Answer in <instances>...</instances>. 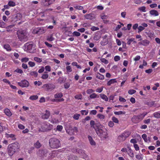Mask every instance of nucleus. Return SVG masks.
Returning a JSON list of instances; mask_svg holds the SVG:
<instances>
[{"mask_svg": "<svg viewBox=\"0 0 160 160\" xmlns=\"http://www.w3.org/2000/svg\"><path fill=\"white\" fill-rule=\"evenodd\" d=\"M17 34L18 39L21 42H25L28 40V34L26 29H21L17 31Z\"/></svg>", "mask_w": 160, "mask_h": 160, "instance_id": "obj_1", "label": "nucleus"}, {"mask_svg": "<svg viewBox=\"0 0 160 160\" xmlns=\"http://www.w3.org/2000/svg\"><path fill=\"white\" fill-rule=\"evenodd\" d=\"M49 145L52 149H57L61 147V145L60 140L55 138H52L49 139Z\"/></svg>", "mask_w": 160, "mask_h": 160, "instance_id": "obj_2", "label": "nucleus"}, {"mask_svg": "<svg viewBox=\"0 0 160 160\" xmlns=\"http://www.w3.org/2000/svg\"><path fill=\"white\" fill-rule=\"evenodd\" d=\"M18 143L15 142L8 145V153L9 156H12L16 151L19 148Z\"/></svg>", "mask_w": 160, "mask_h": 160, "instance_id": "obj_3", "label": "nucleus"}, {"mask_svg": "<svg viewBox=\"0 0 160 160\" xmlns=\"http://www.w3.org/2000/svg\"><path fill=\"white\" fill-rule=\"evenodd\" d=\"M101 125H97L95 129V132L97 135L100 138H106L108 133L106 130H103L101 128Z\"/></svg>", "mask_w": 160, "mask_h": 160, "instance_id": "obj_4", "label": "nucleus"}, {"mask_svg": "<svg viewBox=\"0 0 160 160\" xmlns=\"http://www.w3.org/2000/svg\"><path fill=\"white\" fill-rule=\"evenodd\" d=\"M147 113V112H144L139 115H135L132 118L131 120L134 123H138L142 120Z\"/></svg>", "mask_w": 160, "mask_h": 160, "instance_id": "obj_5", "label": "nucleus"}, {"mask_svg": "<svg viewBox=\"0 0 160 160\" xmlns=\"http://www.w3.org/2000/svg\"><path fill=\"white\" fill-rule=\"evenodd\" d=\"M130 134L129 132H124L118 137L117 141L119 142L124 141Z\"/></svg>", "mask_w": 160, "mask_h": 160, "instance_id": "obj_6", "label": "nucleus"}, {"mask_svg": "<svg viewBox=\"0 0 160 160\" xmlns=\"http://www.w3.org/2000/svg\"><path fill=\"white\" fill-rule=\"evenodd\" d=\"M53 127V125L51 124L44 123L42 124L41 128L40 130L42 132L47 131L52 129Z\"/></svg>", "mask_w": 160, "mask_h": 160, "instance_id": "obj_7", "label": "nucleus"}, {"mask_svg": "<svg viewBox=\"0 0 160 160\" xmlns=\"http://www.w3.org/2000/svg\"><path fill=\"white\" fill-rule=\"evenodd\" d=\"M76 152L80 155V158L86 160L89 159L88 155L85 153V151L83 150L77 149H76Z\"/></svg>", "mask_w": 160, "mask_h": 160, "instance_id": "obj_8", "label": "nucleus"}, {"mask_svg": "<svg viewBox=\"0 0 160 160\" xmlns=\"http://www.w3.org/2000/svg\"><path fill=\"white\" fill-rule=\"evenodd\" d=\"M18 84L22 88H27L29 85V83L25 79L22 80L20 82H18Z\"/></svg>", "mask_w": 160, "mask_h": 160, "instance_id": "obj_9", "label": "nucleus"}, {"mask_svg": "<svg viewBox=\"0 0 160 160\" xmlns=\"http://www.w3.org/2000/svg\"><path fill=\"white\" fill-rule=\"evenodd\" d=\"M55 88V85L52 84H44L42 86V88L48 91L49 90H53Z\"/></svg>", "mask_w": 160, "mask_h": 160, "instance_id": "obj_10", "label": "nucleus"}, {"mask_svg": "<svg viewBox=\"0 0 160 160\" xmlns=\"http://www.w3.org/2000/svg\"><path fill=\"white\" fill-rule=\"evenodd\" d=\"M26 47H27V50L29 51V52L32 53L33 52V48H34L33 47V45L32 43H26L25 45Z\"/></svg>", "mask_w": 160, "mask_h": 160, "instance_id": "obj_11", "label": "nucleus"}, {"mask_svg": "<svg viewBox=\"0 0 160 160\" xmlns=\"http://www.w3.org/2000/svg\"><path fill=\"white\" fill-rule=\"evenodd\" d=\"M84 17L87 19L92 20L95 18V16L94 14L90 13L85 15L84 16Z\"/></svg>", "mask_w": 160, "mask_h": 160, "instance_id": "obj_12", "label": "nucleus"}, {"mask_svg": "<svg viewBox=\"0 0 160 160\" xmlns=\"http://www.w3.org/2000/svg\"><path fill=\"white\" fill-rule=\"evenodd\" d=\"M46 31V29H44L43 28H38L37 30H36L35 32L38 34H41L45 32Z\"/></svg>", "mask_w": 160, "mask_h": 160, "instance_id": "obj_13", "label": "nucleus"}, {"mask_svg": "<svg viewBox=\"0 0 160 160\" xmlns=\"http://www.w3.org/2000/svg\"><path fill=\"white\" fill-rule=\"evenodd\" d=\"M98 125H101V124L99 123H95V122L93 120H91L90 122V127L91 128H94V129H95L96 128V126Z\"/></svg>", "mask_w": 160, "mask_h": 160, "instance_id": "obj_14", "label": "nucleus"}, {"mask_svg": "<svg viewBox=\"0 0 160 160\" xmlns=\"http://www.w3.org/2000/svg\"><path fill=\"white\" fill-rule=\"evenodd\" d=\"M50 115V112L46 110V112L45 113H43V115L42 116V117L44 119H47L49 117Z\"/></svg>", "mask_w": 160, "mask_h": 160, "instance_id": "obj_15", "label": "nucleus"}, {"mask_svg": "<svg viewBox=\"0 0 160 160\" xmlns=\"http://www.w3.org/2000/svg\"><path fill=\"white\" fill-rule=\"evenodd\" d=\"M150 14L154 16H157L159 15L158 12L156 10H152L149 11Z\"/></svg>", "mask_w": 160, "mask_h": 160, "instance_id": "obj_16", "label": "nucleus"}, {"mask_svg": "<svg viewBox=\"0 0 160 160\" xmlns=\"http://www.w3.org/2000/svg\"><path fill=\"white\" fill-rule=\"evenodd\" d=\"M149 43V42L147 40H142L141 42H139L140 45H142L144 46H148Z\"/></svg>", "mask_w": 160, "mask_h": 160, "instance_id": "obj_17", "label": "nucleus"}, {"mask_svg": "<svg viewBox=\"0 0 160 160\" xmlns=\"http://www.w3.org/2000/svg\"><path fill=\"white\" fill-rule=\"evenodd\" d=\"M72 127L70 126H69L68 127H67L66 128L67 132L70 135H72L73 132L72 130Z\"/></svg>", "mask_w": 160, "mask_h": 160, "instance_id": "obj_18", "label": "nucleus"}, {"mask_svg": "<svg viewBox=\"0 0 160 160\" xmlns=\"http://www.w3.org/2000/svg\"><path fill=\"white\" fill-rule=\"evenodd\" d=\"M55 1V0H43V2H46L44 4L45 6H48L52 4Z\"/></svg>", "mask_w": 160, "mask_h": 160, "instance_id": "obj_19", "label": "nucleus"}, {"mask_svg": "<svg viewBox=\"0 0 160 160\" xmlns=\"http://www.w3.org/2000/svg\"><path fill=\"white\" fill-rule=\"evenodd\" d=\"M88 138L91 145L92 146H95L96 145V143L92 139V138L90 136H88Z\"/></svg>", "mask_w": 160, "mask_h": 160, "instance_id": "obj_20", "label": "nucleus"}, {"mask_svg": "<svg viewBox=\"0 0 160 160\" xmlns=\"http://www.w3.org/2000/svg\"><path fill=\"white\" fill-rule=\"evenodd\" d=\"M63 96V94L62 93H57L54 95V97L55 98L60 99Z\"/></svg>", "mask_w": 160, "mask_h": 160, "instance_id": "obj_21", "label": "nucleus"}, {"mask_svg": "<svg viewBox=\"0 0 160 160\" xmlns=\"http://www.w3.org/2000/svg\"><path fill=\"white\" fill-rule=\"evenodd\" d=\"M96 77L97 78L101 80H103L104 79V76L100 74L99 73H97L96 74Z\"/></svg>", "mask_w": 160, "mask_h": 160, "instance_id": "obj_22", "label": "nucleus"}, {"mask_svg": "<svg viewBox=\"0 0 160 160\" xmlns=\"http://www.w3.org/2000/svg\"><path fill=\"white\" fill-rule=\"evenodd\" d=\"M100 97L103 100L106 101H108V99L106 95L104 94H100Z\"/></svg>", "mask_w": 160, "mask_h": 160, "instance_id": "obj_23", "label": "nucleus"}, {"mask_svg": "<svg viewBox=\"0 0 160 160\" xmlns=\"http://www.w3.org/2000/svg\"><path fill=\"white\" fill-rule=\"evenodd\" d=\"M117 81L116 79H111L107 83V85L108 86H110L111 84L116 82Z\"/></svg>", "mask_w": 160, "mask_h": 160, "instance_id": "obj_24", "label": "nucleus"}, {"mask_svg": "<svg viewBox=\"0 0 160 160\" xmlns=\"http://www.w3.org/2000/svg\"><path fill=\"white\" fill-rule=\"evenodd\" d=\"M66 79L62 77H60L58 79V82L60 84L64 83L65 82Z\"/></svg>", "mask_w": 160, "mask_h": 160, "instance_id": "obj_25", "label": "nucleus"}, {"mask_svg": "<svg viewBox=\"0 0 160 160\" xmlns=\"http://www.w3.org/2000/svg\"><path fill=\"white\" fill-rule=\"evenodd\" d=\"M4 112L5 114L8 116H11L12 115V113L7 108L5 109L4 110Z\"/></svg>", "mask_w": 160, "mask_h": 160, "instance_id": "obj_26", "label": "nucleus"}, {"mask_svg": "<svg viewBox=\"0 0 160 160\" xmlns=\"http://www.w3.org/2000/svg\"><path fill=\"white\" fill-rule=\"evenodd\" d=\"M155 102V101H150L146 102L145 104L148 105L150 107H151L154 105Z\"/></svg>", "mask_w": 160, "mask_h": 160, "instance_id": "obj_27", "label": "nucleus"}, {"mask_svg": "<svg viewBox=\"0 0 160 160\" xmlns=\"http://www.w3.org/2000/svg\"><path fill=\"white\" fill-rule=\"evenodd\" d=\"M34 146L36 148H38L41 146V144L39 141H38L36 143H34Z\"/></svg>", "mask_w": 160, "mask_h": 160, "instance_id": "obj_28", "label": "nucleus"}, {"mask_svg": "<svg viewBox=\"0 0 160 160\" xmlns=\"http://www.w3.org/2000/svg\"><path fill=\"white\" fill-rule=\"evenodd\" d=\"M99 96L95 93H93L90 95L89 97L91 99H93L96 98H98Z\"/></svg>", "mask_w": 160, "mask_h": 160, "instance_id": "obj_29", "label": "nucleus"}, {"mask_svg": "<svg viewBox=\"0 0 160 160\" xmlns=\"http://www.w3.org/2000/svg\"><path fill=\"white\" fill-rule=\"evenodd\" d=\"M64 100V99L63 98L60 99H56L55 98V99H54L52 100V101L53 102H59L63 101Z\"/></svg>", "mask_w": 160, "mask_h": 160, "instance_id": "obj_30", "label": "nucleus"}, {"mask_svg": "<svg viewBox=\"0 0 160 160\" xmlns=\"http://www.w3.org/2000/svg\"><path fill=\"white\" fill-rule=\"evenodd\" d=\"M4 48L7 50L8 51H11V48L10 45L8 44H5L4 46Z\"/></svg>", "mask_w": 160, "mask_h": 160, "instance_id": "obj_31", "label": "nucleus"}, {"mask_svg": "<svg viewBox=\"0 0 160 160\" xmlns=\"http://www.w3.org/2000/svg\"><path fill=\"white\" fill-rule=\"evenodd\" d=\"M47 40L49 41H52L54 40V38L52 37V34L50 35L47 37Z\"/></svg>", "mask_w": 160, "mask_h": 160, "instance_id": "obj_32", "label": "nucleus"}, {"mask_svg": "<svg viewBox=\"0 0 160 160\" xmlns=\"http://www.w3.org/2000/svg\"><path fill=\"white\" fill-rule=\"evenodd\" d=\"M154 117L157 118H160V115L159 112H156L153 113Z\"/></svg>", "mask_w": 160, "mask_h": 160, "instance_id": "obj_33", "label": "nucleus"}, {"mask_svg": "<svg viewBox=\"0 0 160 160\" xmlns=\"http://www.w3.org/2000/svg\"><path fill=\"white\" fill-rule=\"evenodd\" d=\"M30 74L31 76H33L35 77H37L38 75V73L36 71H32L30 72Z\"/></svg>", "mask_w": 160, "mask_h": 160, "instance_id": "obj_34", "label": "nucleus"}, {"mask_svg": "<svg viewBox=\"0 0 160 160\" xmlns=\"http://www.w3.org/2000/svg\"><path fill=\"white\" fill-rule=\"evenodd\" d=\"M114 114L116 115H120L121 114H124L125 113V112L119 111L118 112L115 111L114 112Z\"/></svg>", "mask_w": 160, "mask_h": 160, "instance_id": "obj_35", "label": "nucleus"}, {"mask_svg": "<svg viewBox=\"0 0 160 160\" xmlns=\"http://www.w3.org/2000/svg\"><path fill=\"white\" fill-rule=\"evenodd\" d=\"M38 96L37 95H34L31 96L29 97V99L31 100H36L38 99Z\"/></svg>", "mask_w": 160, "mask_h": 160, "instance_id": "obj_36", "label": "nucleus"}, {"mask_svg": "<svg viewBox=\"0 0 160 160\" xmlns=\"http://www.w3.org/2000/svg\"><path fill=\"white\" fill-rule=\"evenodd\" d=\"M8 5L10 7H14L15 6L16 4L14 2L10 1L8 2Z\"/></svg>", "mask_w": 160, "mask_h": 160, "instance_id": "obj_37", "label": "nucleus"}, {"mask_svg": "<svg viewBox=\"0 0 160 160\" xmlns=\"http://www.w3.org/2000/svg\"><path fill=\"white\" fill-rule=\"evenodd\" d=\"M75 99H82V96L81 94H79L78 95H77L74 97Z\"/></svg>", "mask_w": 160, "mask_h": 160, "instance_id": "obj_38", "label": "nucleus"}, {"mask_svg": "<svg viewBox=\"0 0 160 160\" xmlns=\"http://www.w3.org/2000/svg\"><path fill=\"white\" fill-rule=\"evenodd\" d=\"M49 76L48 74H43L42 77L41 78L43 79H46L48 78Z\"/></svg>", "mask_w": 160, "mask_h": 160, "instance_id": "obj_39", "label": "nucleus"}, {"mask_svg": "<svg viewBox=\"0 0 160 160\" xmlns=\"http://www.w3.org/2000/svg\"><path fill=\"white\" fill-rule=\"evenodd\" d=\"M142 138L143 139L145 142H147L148 141V139L147 138V136L146 134H144L142 135Z\"/></svg>", "mask_w": 160, "mask_h": 160, "instance_id": "obj_40", "label": "nucleus"}, {"mask_svg": "<svg viewBox=\"0 0 160 160\" xmlns=\"http://www.w3.org/2000/svg\"><path fill=\"white\" fill-rule=\"evenodd\" d=\"M80 115L79 114H74L73 116V118L75 120H78Z\"/></svg>", "mask_w": 160, "mask_h": 160, "instance_id": "obj_41", "label": "nucleus"}, {"mask_svg": "<svg viewBox=\"0 0 160 160\" xmlns=\"http://www.w3.org/2000/svg\"><path fill=\"white\" fill-rule=\"evenodd\" d=\"M72 130L73 135L74 132L77 133L78 131L77 128L76 127H72Z\"/></svg>", "mask_w": 160, "mask_h": 160, "instance_id": "obj_42", "label": "nucleus"}, {"mask_svg": "<svg viewBox=\"0 0 160 160\" xmlns=\"http://www.w3.org/2000/svg\"><path fill=\"white\" fill-rule=\"evenodd\" d=\"M97 117L101 120H103L105 118V116L102 114H98L97 115Z\"/></svg>", "mask_w": 160, "mask_h": 160, "instance_id": "obj_43", "label": "nucleus"}, {"mask_svg": "<svg viewBox=\"0 0 160 160\" xmlns=\"http://www.w3.org/2000/svg\"><path fill=\"white\" fill-rule=\"evenodd\" d=\"M74 8L78 10H82L83 8L82 6L78 5H75L74 6Z\"/></svg>", "mask_w": 160, "mask_h": 160, "instance_id": "obj_44", "label": "nucleus"}, {"mask_svg": "<svg viewBox=\"0 0 160 160\" xmlns=\"http://www.w3.org/2000/svg\"><path fill=\"white\" fill-rule=\"evenodd\" d=\"M67 72H70L72 71V69L70 66H68L66 67Z\"/></svg>", "mask_w": 160, "mask_h": 160, "instance_id": "obj_45", "label": "nucleus"}, {"mask_svg": "<svg viewBox=\"0 0 160 160\" xmlns=\"http://www.w3.org/2000/svg\"><path fill=\"white\" fill-rule=\"evenodd\" d=\"M138 33L141 32L143 30L145 29V28L143 27L142 26H139L138 28Z\"/></svg>", "mask_w": 160, "mask_h": 160, "instance_id": "obj_46", "label": "nucleus"}, {"mask_svg": "<svg viewBox=\"0 0 160 160\" xmlns=\"http://www.w3.org/2000/svg\"><path fill=\"white\" fill-rule=\"evenodd\" d=\"M134 39H135L134 38L127 39V40H128L127 44L128 45H130L131 44V42H133L134 40Z\"/></svg>", "mask_w": 160, "mask_h": 160, "instance_id": "obj_47", "label": "nucleus"}, {"mask_svg": "<svg viewBox=\"0 0 160 160\" xmlns=\"http://www.w3.org/2000/svg\"><path fill=\"white\" fill-rule=\"evenodd\" d=\"M138 9L139 10L144 12H146V7L144 6L140 7Z\"/></svg>", "mask_w": 160, "mask_h": 160, "instance_id": "obj_48", "label": "nucleus"}, {"mask_svg": "<svg viewBox=\"0 0 160 160\" xmlns=\"http://www.w3.org/2000/svg\"><path fill=\"white\" fill-rule=\"evenodd\" d=\"M112 122H114L116 123H118L119 121L118 119L116 117H113L112 118Z\"/></svg>", "mask_w": 160, "mask_h": 160, "instance_id": "obj_49", "label": "nucleus"}, {"mask_svg": "<svg viewBox=\"0 0 160 160\" xmlns=\"http://www.w3.org/2000/svg\"><path fill=\"white\" fill-rule=\"evenodd\" d=\"M34 60L35 61L39 62H40L42 61V60L41 58L36 57L34 58Z\"/></svg>", "mask_w": 160, "mask_h": 160, "instance_id": "obj_50", "label": "nucleus"}, {"mask_svg": "<svg viewBox=\"0 0 160 160\" xmlns=\"http://www.w3.org/2000/svg\"><path fill=\"white\" fill-rule=\"evenodd\" d=\"M103 88V87H102L100 88H98L96 89V91L97 92L100 93L102 91Z\"/></svg>", "mask_w": 160, "mask_h": 160, "instance_id": "obj_51", "label": "nucleus"}, {"mask_svg": "<svg viewBox=\"0 0 160 160\" xmlns=\"http://www.w3.org/2000/svg\"><path fill=\"white\" fill-rule=\"evenodd\" d=\"M100 60L102 62H103L105 64H107L108 63V61L104 58H101L100 59Z\"/></svg>", "mask_w": 160, "mask_h": 160, "instance_id": "obj_52", "label": "nucleus"}, {"mask_svg": "<svg viewBox=\"0 0 160 160\" xmlns=\"http://www.w3.org/2000/svg\"><path fill=\"white\" fill-rule=\"evenodd\" d=\"M72 34L73 36H76L77 37L80 36L81 34L80 32L77 31L74 32Z\"/></svg>", "mask_w": 160, "mask_h": 160, "instance_id": "obj_53", "label": "nucleus"}, {"mask_svg": "<svg viewBox=\"0 0 160 160\" xmlns=\"http://www.w3.org/2000/svg\"><path fill=\"white\" fill-rule=\"evenodd\" d=\"M48 72H50L51 70V68L50 67L49 65H47L44 68V69Z\"/></svg>", "mask_w": 160, "mask_h": 160, "instance_id": "obj_54", "label": "nucleus"}, {"mask_svg": "<svg viewBox=\"0 0 160 160\" xmlns=\"http://www.w3.org/2000/svg\"><path fill=\"white\" fill-rule=\"evenodd\" d=\"M136 91L134 89H130L128 91V93L129 94L132 95L135 93Z\"/></svg>", "mask_w": 160, "mask_h": 160, "instance_id": "obj_55", "label": "nucleus"}, {"mask_svg": "<svg viewBox=\"0 0 160 160\" xmlns=\"http://www.w3.org/2000/svg\"><path fill=\"white\" fill-rule=\"evenodd\" d=\"M28 64L29 65V66L31 67H33L35 65V63L31 61H29L28 62Z\"/></svg>", "mask_w": 160, "mask_h": 160, "instance_id": "obj_56", "label": "nucleus"}, {"mask_svg": "<svg viewBox=\"0 0 160 160\" xmlns=\"http://www.w3.org/2000/svg\"><path fill=\"white\" fill-rule=\"evenodd\" d=\"M29 60V58H22L21 59L22 62H27Z\"/></svg>", "mask_w": 160, "mask_h": 160, "instance_id": "obj_57", "label": "nucleus"}, {"mask_svg": "<svg viewBox=\"0 0 160 160\" xmlns=\"http://www.w3.org/2000/svg\"><path fill=\"white\" fill-rule=\"evenodd\" d=\"M63 128V127L61 125H58L57 127V129L58 131H61Z\"/></svg>", "mask_w": 160, "mask_h": 160, "instance_id": "obj_58", "label": "nucleus"}, {"mask_svg": "<svg viewBox=\"0 0 160 160\" xmlns=\"http://www.w3.org/2000/svg\"><path fill=\"white\" fill-rule=\"evenodd\" d=\"M50 122L52 123H57V122H58V120L56 119L55 118H53L50 121Z\"/></svg>", "mask_w": 160, "mask_h": 160, "instance_id": "obj_59", "label": "nucleus"}, {"mask_svg": "<svg viewBox=\"0 0 160 160\" xmlns=\"http://www.w3.org/2000/svg\"><path fill=\"white\" fill-rule=\"evenodd\" d=\"M94 92V90H92V89H88L87 90V93L88 94H90Z\"/></svg>", "mask_w": 160, "mask_h": 160, "instance_id": "obj_60", "label": "nucleus"}, {"mask_svg": "<svg viewBox=\"0 0 160 160\" xmlns=\"http://www.w3.org/2000/svg\"><path fill=\"white\" fill-rule=\"evenodd\" d=\"M119 100L120 101L122 102H125L126 101V100L125 98L121 96H120L119 97Z\"/></svg>", "mask_w": 160, "mask_h": 160, "instance_id": "obj_61", "label": "nucleus"}, {"mask_svg": "<svg viewBox=\"0 0 160 160\" xmlns=\"http://www.w3.org/2000/svg\"><path fill=\"white\" fill-rule=\"evenodd\" d=\"M151 119H147L144 120L143 121L144 123L147 124H149L150 123Z\"/></svg>", "mask_w": 160, "mask_h": 160, "instance_id": "obj_62", "label": "nucleus"}, {"mask_svg": "<svg viewBox=\"0 0 160 160\" xmlns=\"http://www.w3.org/2000/svg\"><path fill=\"white\" fill-rule=\"evenodd\" d=\"M91 29L92 31H94L96 30H98L99 29V28L98 27L93 26L92 28H91Z\"/></svg>", "mask_w": 160, "mask_h": 160, "instance_id": "obj_63", "label": "nucleus"}, {"mask_svg": "<svg viewBox=\"0 0 160 160\" xmlns=\"http://www.w3.org/2000/svg\"><path fill=\"white\" fill-rule=\"evenodd\" d=\"M68 159L69 160H75V157L72 155H70L68 157Z\"/></svg>", "mask_w": 160, "mask_h": 160, "instance_id": "obj_64", "label": "nucleus"}]
</instances>
